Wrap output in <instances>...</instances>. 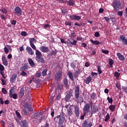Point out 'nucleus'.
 <instances>
[{
  "label": "nucleus",
  "instance_id": "1",
  "mask_svg": "<svg viewBox=\"0 0 127 127\" xmlns=\"http://www.w3.org/2000/svg\"><path fill=\"white\" fill-rule=\"evenodd\" d=\"M111 5L113 6L114 10L117 11L118 8H120L121 6V2H120L119 0H114L113 2L111 4Z\"/></svg>",
  "mask_w": 127,
  "mask_h": 127
},
{
  "label": "nucleus",
  "instance_id": "2",
  "mask_svg": "<svg viewBox=\"0 0 127 127\" xmlns=\"http://www.w3.org/2000/svg\"><path fill=\"white\" fill-rule=\"evenodd\" d=\"M57 119H59V126H62L65 121V116L64 115H58Z\"/></svg>",
  "mask_w": 127,
  "mask_h": 127
},
{
  "label": "nucleus",
  "instance_id": "3",
  "mask_svg": "<svg viewBox=\"0 0 127 127\" xmlns=\"http://www.w3.org/2000/svg\"><path fill=\"white\" fill-rule=\"evenodd\" d=\"M62 71L61 70H59L55 75V80H57V81H60L61 79H62Z\"/></svg>",
  "mask_w": 127,
  "mask_h": 127
},
{
  "label": "nucleus",
  "instance_id": "4",
  "mask_svg": "<svg viewBox=\"0 0 127 127\" xmlns=\"http://www.w3.org/2000/svg\"><path fill=\"white\" fill-rule=\"evenodd\" d=\"M88 112H90V104L87 103L84 105L83 108V116H86V114H87V113Z\"/></svg>",
  "mask_w": 127,
  "mask_h": 127
},
{
  "label": "nucleus",
  "instance_id": "5",
  "mask_svg": "<svg viewBox=\"0 0 127 127\" xmlns=\"http://www.w3.org/2000/svg\"><path fill=\"white\" fill-rule=\"evenodd\" d=\"M15 14L17 16H20L21 15V13L22 12V11L21 10V9L20 7L17 6L14 9Z\"/></svg>",
  "mask_w": 127,
  "mask_h": 127
},
{
  "label": "nucleus",
  "instance_id": "6",
  "mask_svg": "<svg viewBox=\"0 0 127 127\" xmlns=\"http://www.w3.org/2000/svg\"><path fill=\"white\" fill-rule=\"evenodd\" d=\"M32 118L33 120V122H35V123H40V120H39L40 117L38 115V113H35L33 115Z\"/></svg>",
  "mask_w": 127,
  "mask_h": 127
},
{
  "label": "nucleus",
  "instance_id": "7",
  "mask_svg": "<svg viewBox=\"0 0 127 127\" xmlns=\"http://www.w3.org/2000/svg\"><path fill=\"white\" fill-rule=\"evenodd\" d=\"M4 51L5 54H8L9 52H11L12 51V49H11L10 46L6 45L4 48Z\"/></svg>",
  "mask_w": 127,
  "mask_h": 127
},
{
  "label": "nucleus",
  "instance_id": "8",
  "mask_svg": "<svg viewBox=\"0 0 127 127\" xmlns=\"http://www.w3.org/2000/svg\"><path fill=\"white\" fill-rule=\"evenodd\" d=\"M40 51L43 52L44 53H47V52H49V48L47 47L42 46L39 48Z\"/></svg>",
  "mask_w": 127,
  "mask_h": 127
},
{
  "label": "nucleus",
  "instance_id": "9",
  "mask_svg": "<svg viewBox=\"0 0 127 127\" xmlns=\"http://www.w3.org/2000/svg\"><path fill=\"white\" fill-rule=\"evenodd\" d=\"M18 124L20 125L22 127H28V123L25 120L21 121V122H17Z\"/></svg>",
  "mask_w": 127,
  "mask_h": 127
},
{
  "label": "nucleus",
  "instance_id": "10",
  "mask_svg": "<svg viewBox=\"0 0 127 127\" xmlns=\"http://www.w3.org/2000/svg\"><path fill=\"white\" fill-rule=\"evenodd\" d=\"M74 92L75 98H78L80 96V88L78 86L75 87Z\"/></svg>",
  "mask_w": 127,
  "mask_h": 127
},
{
  "label": "nucleus",
  "instance_id": "11",
  "mask_svg": "<svg viewBox=\"0 0 127 127\" xmlns=\"http://www.w3.org/2000/svg\"><path fill=\"white\" fill-rule=\"evenodd\" d=\"M69 18L72 20H80L81 19V16H77L76 15H72L70 16Z\"/></svg>",
  "mask_w": 127,
  "mask_h": 127
},
{
  "label": "nucleus",
  "instance_id": "12",
  "mask_svg": "<svg viewBox=\"0 0 127 127\" xmlns=\"http://www.w3.org/2000/svg\"><path fill=\"white\" fill-rule=\"evenodd\" d=\"M2 62L3 65H4V66H7L8 65V62H7V59H6V57L5 56L2 57Z\"/></svg>",
  "mask_w": 127,
  "mask_h": 127
},
{
  "label": "nucleus",
  "instance_id": "13",
  "mask_svg": "<svg viewBox=\"0 0 127 127\" xmlns=\"http://www.w3.org/2000/svg\"><path fill=\"white\" fill-rule=\"evenodd\" d=\"M120 39L122 41L123 44L127 45V39L123 35H121L120 37Z\"/></svg>",
  "mask_w": 127,
  "mask_h": 127
},
{
  "label": "nucleus",
  "instance_id": "14",
  "mask_svg": "<svg viewBox=\"0 0 127 127\" xmlns=\"http://www.w3.org/2000/svg\"><path fill=\"white\" fill-rule=\"evenodd\" d=\"M16 78H17V74L14 73L10 78V82H11V83H14V82H15V80H16Z\"/></svg>",
  "mask_w": 127,
  "mask_h": 127
},
{
  "label": "nucleus",
  "instance_id": "15",
  "mask_svg": "<svg viewBox=\"0 0 127 127\" xmlns=\"http://www.w3.org/2000/svg\"><path fill=\"white\" fill-rule=\"evenodd\" d=\"M117 55L119 60H121V61H125V56L124 55H122V54H121V53H118L117 54Z\"/></svg>",
  "mask_w": 127,
  "mask_h": 127
},
{
  "label": "nucleus",
  "instance_id": "16",
  "mask_svg": "<svg viewBox=\"0 0 127 127\" xmlns=\"http://www.w3.org/2000/svg\"><path fill=\"white\" fill-rule=\"evenodd\" d=\"M26 50L30 55H33V54H34V52H33L32 49H31V48L30 47H27Z\"/></svg>",
  "mask_w": 127,
  "mask_h": 127
},
{
  "label": "nucleus",
  "instance_id": "17",
  "mask_svg": "<svg viewBox=\"0 0 127 127\" xmlns=\"http://www.w3.org/2000/svg\"><path fill=\"white\" fill-rule=\"evenodd\" d=\"M74 113L77 117H79L80 115V112H79V107L77 105L74 107Z\"/></svg>",
  "mask_w": 127,
  "mask_h": 127
},
{
  "label": "nucleus",
  "instance_id": "18",
  "mask_svg": "<svg viewBox=\"0 0 127 127\" xmlns=\"http://www.w3.org/2000/svg\"><path fill=\"white\" fill-rule=\"evenodd\" d=\"M36 59H38L42 56V54H41V52L39 50H36Z\"/></svg>",
  "mask_w": 127,
  "mask_h": 127
},
{
  "label": "nucleus",
  "instance_id": "19",
  "mask_svg": "<svg viewBox=\"0 0 127 127\" xmlns=\"http://www.w3.org/2000/svg\"><path fill=\"white\" fill-rule=\"evenodd\" d=\"M98 107L96 106H93L92 110H91V115H93L94 114H96V113H97V112H98Z\"/></svg>",
  "mask_w": 127,
  "mask_h": 127
},
{
  "label": "nucleus",
  "instance_id": "20",
  "mask_svg": "<svg viewBox=\"0 0 127 127\" xmlns=\"http://www.w3.org/2000/svg\"><path fill=\"white\" fill-rule=\"evenodd\" d=\"M28 69V65L26 64H24L23 66H22L20 68V71H25Z\"/></svg>",
  "mask_w": 127,
  "mask_h": 127
},
{
  "label": "nucleus",
  "instance_id": "21",
  "mask_svg": "<svg viewBox=\"0 0 127 127\" xmlns=\"http://www.w3.org/2000/svg\"><path fill=\"white\" fill-rule=\"evenodd\" d=\"M67 75L69 78H70L72 81H74V77H73V73L72 72L70 71H68Z\"/></svg>",
  "mask_w": 127,
  "mask_h": 127
},
{
  "label": "nucleus",
  "instance_id": "22",
  "mask_svg": "<svg viewBox=\"0 0 127 127\" xmlns=\"http://www.w3.org/2000/svg\"><path fill=\"white\" fill-rule=\"evenodd\" d=\"M92 81V76H89L87 77L86 80H85V83L86 84H89V83Z\"/></svg>",
  "mask_w": 127,
  "mask_h": 127
},
{
  "label": "nucleus",
  "instance_id": "23",
  "mask_svg": "<svg viewBox=\"0 0 127 127\" xmlns=\"http://www.w3.org/2000/svg\"><path fill=\"white\" fill-rule=\"evenodd\" d=\"M90 42L91 43H92V44H94V45H99V44H101V42L98 41L97 40L94 41L91 39Z\"/></svg>",
  "mask_w": 127,
  "mask_h": 127
},
{
  "label": "nucleus",
  "instance_id": "24",
  "mask_svg": "<svg viewBox=\"0 0 127 127\" xmlns=\"http://www.w3.org/2000/svg\"><path fill=\"white\" fill-rule=\"evenodd\" d=\"M28 62L30 66H31V67H34V66H35V64H34V62H33L32 59H28Z\"/></svg>",
  "mask_w": 127,
  "mask_h": 127
},
{
  "label": "nucleus",
  "instance_id": "25",
  "mask_svg": "<svg viewBox=\"0 0 127 127\" xmlns=\"http://www.w3.org/2000/svg\"><path fill=\"white\" fill-rule=\"evenodd\" d=\"M72 109H73L72 108V107L70 106L67 110V113H68V115H69V116H72V115H73V112H72Z\"/></svg>",
  "mask_w": 127,
  "mask_h": 127
},
{
  "label": "nucleus",
  "instance_id": "26",
  "mask_svg": "<svg viewBox=\"0 0 127 127\" xmlns=\"http://www.w3.org/2000/svg\"><path fill=\"white\" fill-rule=\"evenodd\" d=\"M71 96H72V93H71L70 92L67 93V94H66V96L65 100H67V101L68 100H70V99H71Z\"/></svg>",
  "mask_w": 127,
  "mask_h": 127
},
{
  "label": "nucleus",
  "instance_id": "27",
  "mask_svg": "<svg viewBox=\"0 0 127 127\" xmlns=\"http://www.w3.org/2000/svg\"><path fill=\"white\" fill-rule=\"evenodd\" d=\"M14 93V89H13V88H11L9 91V97H10V95L11 94L12 95H13Z\"/></svg>",
  "mask_w": 127,
  "mask_h": 127
},
{
  "label": "nucleus",
  "instance_id": "28",
  "mask_svg": "<svg viewBox=\"0 0 127 127\" xmlns=\"http://www.w3.org/2000/svg\"><path fill=\"white\" fill-rule=\"evenodd\" d=\"M75 99H77V103H83V98L82 97H78V98H75Z\"/></svg>",
  "mask_w": 127,
  "mask_h": 127
},
{
  "label": "nucleus",
  "instance_id": "29",
  "mask_svg": "<svg viewBox=\"0 0 127 127\" xmlns=\"http://www.w3.org/2000/svg\"><path fill=\"white\" fill-rule=\"evenodd\" d=\"M36 60L38 62H41V63H44V62H45L44 59L41 57L39 59H37Z\"/></svg>",
  "mask_w": 127,
  "mask_h": 127
},
{
  "label": "nucleus",
  "instance_id": "30",
  "mask_svg": "<svg viewBox=\"0 0 127 127\" xmlns=\"http://www.w3.org/2000/svg\"><path fill=\"white\" fill-rule=\"evenodd\" d=\"M10 98H13L14 100H16L17 99V94L16 93H14L13 95L11 94Z\"/></svg>",
  "mask_w": 127,
  "mask_h": 127
},
{
  "label": "nucleus",
  "instance_id": "31",
  "mask_svg": "<svg viewBox=\"0 0 127 127\" xmlns=\"http://www.w3.org/2000/svg\"><path fill=\"white\" fill-rule=\"evenodd\" d=\"M115 109H116V106L115 105H111L109 106V110H110L111 112H114Z\"/></svg>",
  "mask_w": 127,
  "mask_h": 127
},
{
  "label": "nucleus",
  "instance_id": "32",
  "mask_svg": "<svg viewBox=\"0 0 127 127\" xmlns=\"http://www.w3.org/2000/svg\"><path fill=\"white\" fill-rule=\"evenodd\" d=\"M36 43V40L34 38L30 39V44H34Z\"/></svg>",
  "mask_w": 127,
  "mask_h": 127
},
{
  "label": "nucleus",
  "instance_id": "33",
  "mask_svg": "<svg viewBox=\"0 0 127 127\" xmlns=\"http://www.w3.org/2000/svg\"><path fill=\"white\" fill-rule=\"evenodd\" d=\"M116 88L118 89V90H121V83L120 82H117L116 85Z\"/></svg>",
  "mask_w": 127,
  "mask_h": 127
},
{
  "label": "nucleus",
  "instance_id": "34",
  "mask_svg": "<svg viewBox=\"0 0 127 127\" xmlns=\"http://www.w3.org/2000/svg\"><path fill=\"white\" fill-rule=\"evenodd\" d=\"M19 95L20 98H22V97H23V95H24V93L23 92V91L22 90H20Z\"/></svg>",
  "mask_w": 127,
  "mask_h": 127
},
{
  "label": "nucleus",
  "instance_id": "35",
  "mask_svg": "<svg viewBox=\"0 0 127 127\" xmlns=\"http://www.w3.org/2000/svg\"><path fill=\"white\" fill-rule=\"evenodd\" d=\"M109 64L110 68H112V67H113V64H114V60H113L112 59H110L109 60Z\"/></svg>",
  "mask_w": 127,
  "mask_h": 127
},
{
  "label": "nucleus",
  "instance_id": "36",
  "mask_svg": "<svg viewBox=\"0 0 127 127\" xmlns=\"http://www.w3.org/2000/svg\"><path fill=\"white\" fill-rule=\"evenodd\" d=\"M64 83L65 87H68V80L67 79V78L64 79Z\"/></svg>",
  "mask_w": 127,
  "mask_h": 127
},
{
  "label": "nucleus",
  "instance_id": "37",
  "mask_svg": "<svg viewBox=\"0 0 127 127\" xmlns=\"http://www.w3.org/2000/svg\"><path fill=\"white\" fill-rule=\"evenodd\" d=\"M74 3H75V2L73 0H69L68 2V5H74Z\"/></svg>",
  "mask_w": 127,
  "mask_h": 127
},
{
  "label": "nucleus",
  "instance_id": "38",
  "mask_svg": "<svg viewBox=\"0 0 127 127\" xmlns=\"http://www.w3.org/2000/svg\"><path fill=\"white\" fill-rule=\"evenodd\" d=\"M110 120V114H107L105 117V122H108Z\"/></svg>",
  "mask_w": 127,
  "mask_h": 127
},
{
  "label": "nucleus",
  "instance_id": "39",
  "mask_svg": "<svg viewBox=\"0 0 127 127\" xmlns=\"http://www.w3.org/2000/svg\"><path fill=\"white\" fill-rule=\"evenodd\" d=\"M123 13H124V12H123V11H119L117 12L118 15H119V16H120V17H121V16H123Z\"/></svg>",
  "mask_w": 127,
  "mask_h": 127
},
{
  "label": "nucleus",
  "instance_id": "40",
  "mask_svg": "<svg viewBox=\"0 0 127 127\" xmlns=\"http://www.w3.org/2000/svg\"><path fill=\"white\" fill-rule=\"evenodd\" d=\"M47 72V69H44V70L42 71V76H46V75Z\"/></svg>",
  "mask_w": 127,
  "mask_h": 127
},
{
  "label": "nucleus",
  "instance_id": "41",
  "mask_svg": "<svg viewBox=\"0 0 127 127\" xmlns=\"http://www.w3.org/2000/svg\"><path fill=\"white\" fill-rule=\"evenodd\" d=\"M1 92L2 93H3V94H7V91H6V89H5V88H2L1 89Z\"/></svg>",
  "mask_w": 127,
  "mask_h": 127
},
{
  "label": "nucleus",
  "instance_id": "42",
  "mask_svg": "<svg viewBox=\"0 0 127 127\" xmlns=\"http://www.w3.org/2000/svg\"><path fill=\"white\" fill-rule=\"evenodd\" d=\"M30 46H31V47L34 50H35V51H36V50H37L36 49V47L35 46V45H34V44H30Z\"/></svg>",
  "mask_w": 127,
  "mask_h": 127
},
{
  "label": "nucleus",
  "instance_id": "43",
  "mask_svg": "<svg viewBox=\"0 0 127 127\" xmlns=\"http://www.w3.org/2000/svg\"><path fill=\"white\" fill-rule=\"evenodd\" d=\"M0 11H2V13H4L5 14L7 12V10L5 8L1 9Z\"/></svg>",
  "mask_w": 127,
  "mask_h": 127
},
{
  "label": "nucleus",
  "instance_id": "44",
  "mask_svg": "<svg viewBox=\"0 0 127 127\" xmlns=\"http://www.w3.org/2000/svg\"><path fill=\"white\" fill-rule=\"evenodd\" d=\"M90 97H91V99L95 100L96 99V94L95 93L91 94Z\"/></svg>",
  "mask_w": 127,
  "mask_h": 127
},
{
  "label": "nucleus",
  "instance_id": "45",
  "mask_svg": "<svg viewBox=\"0 0 127 127\" xmlns=\"http://www.w3.org/2000/svg\"><path fill=\"white\" fill-rule=\"evenodd\" d=\"M97 70H98V72L99 75L101 74V73H102V69H101L100 66H98Z\"/></svg>",
  "mask_w": 127,
  "mask_h": 127
},
{
  "label": "nucleus",
  "instance_id": "46",
  "mask_svg": "<svg viewBox=\"0 0 127 127\" xmlns=\"http://www.w3.org/2000/svg\"><path fill=\"white\" fill-rule=\"evenodd\" d=\"M122 90L125 91V93L127 94V86H123L122 87Z\"/></svg>",
  "mask_w": 127,
  "mask_h": 127
},
{
  "label": "nucleus",
  "instance_id": "47",
  "mask_svg": "<svg viewBox=\"0 0 127 127\" xmlns=\"http://www.w3.org/2000/svg\"><path fill=\"white\" fill-rule=\"evenodd\" d=\"M107 100L108 101V103L110 104H113V98H110L109 97L107 98Z\"/></svg>",
  "mask_w": 127,
  "mask_h": 127
},
{
  "label": "nucleus",
  "instance_id": "48",
  "mask_svg": "<svg viewBox=\"0 0 127 127\" xmlns=\"http://www.w3.org/2000/svg\"><path fill=\"white\" fill-rule=\"evenodd\" d=\"M0 71H4V66L1 64H0Z\"/></svg>",
  "mask_w": 127,
  "mask_h": 127
},
{
  "label": "nucleus",
  "instance_id": "49",
  "mask_svg": "<svg viewBox=\"0 0 127 127\" xmlns=\"http://www.w3.org/2000/svg\"><path fill=\"white\" fill-rule=\"evenodd\" d=\"M21 35H22V36H26L27 33L25 31H23L21 33Z\"/></svg>",
  "mask_w": 127,
  "mask_h": 127
},
{
  "label": "nucleus",
  "instance_id": "50",
  "mask_svg": "<svg viewBox=\"0 0 127 127\" xmlns=\"http://www.w3.org/2000/svg\"><path fill=\"white\" fill-rule=\"evenodd\" d=\"M102 53H104V54H109V52L108 50H103L102 51Z\"/></svg>",
  "mask_w": 127,
  "mask_h": 127
},
{
  "label": "nucleus",
  "instance_id": "51",
  "mask_svg": "<svg viewBox=\"0 0 127 127\" xmlns=\"http://www.w3.org/2000/svg\"><path fill=\"white\" fill-rule=\"evenodd\" d=\"M120 75H121V73H120L118 71H116L115 72V77H120Z\"/></svg>",
  "mask_w": 127,
  "mask_h": 127
},
{
  "label": "nucleus",
  "instance_id": "52",
  "mask_svg": "<svg viewBox=\"0 0 127 127\" xmlns=\"http://www.w3.org/2000/svg\"><path fill=\"white\" fill-rule=\"evenodd\" d=\"M65 24L66 25H69V26H71L72 25V23L70 21H66Z\"/></svg>",
  "mask_w": 127,
  "mask_h": 127
},
{
  "label": "nucleus",
  "instance_id": "53",
  "mask_svg": "<svg viewBox=\"0 0 127 127\" xmlns=\"http://www.w3.org/2000/svg\"><path fill=\"white\" fill-rule=\"evenodd\" d=\"M0 124L1 125L2 127H4L5 126V123H4V121H0Z\"/></svg>",
  "mask_w": 127,
  "mask_h": 127
},
{
  "label": "nucleus",
  "instance_id": "54",
  "mask_svg": "<svg viewBox=\"0 0 127 127\" xmlns=\"http://www.w3.org/2000/svg\"><path fill=\"white\" fill-rule=\"evenodd\" d=\"M22 72L21 73V75L22 76H26L27 75V73L25 72L24 71H21Z\"/></svg>",
  "mask_w": 127,
  "mask_h": 127
},
{
  "label": "nucleus",
  "instance_id": "55",
  "mask_svg": "<svg viewBox=\"0 0 127 127\" xmlns=\"http://www.w3.org/2000/svg\"><path fill=\"white\" fill-rule=\"evenodd\" d=\"M11 24L12 25H15V24H16V21L14 20L11 21Z\"/></svg>",
  "mask_w": 127,
  "mask_h": 127
},
{
  "label": "nucleus",
  "instance_id": "56",
  "mask_svg": "<svg viewBox=\"0 0 127 127\" xmlns=\"http://www.w3.org/2000/svg\"><path fill=\"white\" fill-rule=\"evenodd\" d=\"M1 81L2 82L1 84L3 86H4V85H5V83H6V81H5V80L1 79Z\"/></svg>",
  "mask_w": 127,
  "mask_h": 127
},
{
  "label": "nucleus",
  "instance_id": "57",
  "mask_svg": "<svg viewBox=\"0 0 127 127\" xmlns=\"http://www.w3.org/2000/svg\"><path fill=\"white\" fill-rule=\"evenodd\" d=\"M36 78H39V77H40L41 76V74L39 72H37V73H36Z\"/></svg>",
  "mask_w": 127,
  "mask_h": 127
},
{
  "label": "nucleus",
  "instance_id": "58",
  "mask_svg": "<svg viewBox=\"0 0 127 127\" xmlns=\"http://www.w3.org/2000/svg\"><path fill=\"white\" fill-rule=\"evenodd\" d=\"M76 44H77V41L75 40L73 41V42H70V44H71L72 45H76Z\"/></svg>",
  "mask_w": 127,
  "mask_h": 127
},
{
  "label": "nucleus",
  "instance_id": "59",
  "mask_svg": "<svg viewBox=\"0 0 127 127\" xmlns=\"http://www.w3.org/2000/svg\"><path fill=\"white\" fill-rule=\"evenodd\" d=\"M94 35H95V37H99V36H100V33L96 32H95Z\"/></svg>",
  "mask_w": 127,
  "mask_h": 127
},
{
  "label": "nucleus",
  "instance_id": "60",
  "mask_svg": "<svg viewBox=\"0 0 127 127\" xmlns=\"http://www.w3.org/2000/svg\"><path fill=\"white\" fill-rule=\"evenodd\" d=\"M15 114L18 118H20V114L17 111H15Z\"/></svg>",
  "mask_w": 127,
  "mask_h": 127
},
{
  "label": "nucleus",
  "instance_id": "61",
  "mask_svg": "<svg viewBox=\"0 0 127 127\" xmlns=\"http://www.w3.org/2000/svg\"><path fill=\"white\" fill-rule=\"evenodd\" d=\"M44 28H48L50 27V25L49 24H46L44 26Z\"/></svg>",
  "mask_w": 127,
  "mask_h": 127
},
{
  "label": "nucleus",
  "instance_id": "62",
  "mask_svg": "<svg viewBox=\"0 0 127 127\" xmlns=\"http://www.w3.org/2000/svg\"><path fill=\"white\" fill-rule=\"evenodd\" d=\"M85 67H89L90 66V63L86 62L85 64Z\"/></svg>",
  "mask_w": 127,
  "mask_h": 127
},
{
  "label": "nucleus",
  "instance_id": "63",
  "mask_svg": "<svg viewBox=\"0 0 127 127\" xmlns=\"http://www.w3.org/2000/svg\"><path fill=\"white\" fill-rule=\"evenodd\" d=\"M54 110H52L51 111V115L52 116V117H54Z\"/></svg>",
  "mask_w": 127,
  "mask_h": 127
},
{
  "label": "nucleus",
  "instance_id": "64",
  "mask_svg": "<svg viewBox=\"0 0 127 127\" xmlns=\"http://www.w3.org/2000/svg\"><path fill=\"white\" fill-rule=\"evenodd\" d=\"M92 126H93V124H92L91 123H88V125H87V127H91Z\"/></svg>",
  "mask_w": 127,
  "mask_h": 127
}]
</instances>
